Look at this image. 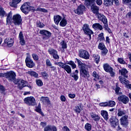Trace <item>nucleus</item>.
Listing matches in <instances>:
<instances>
[{
	"label": "nucleus",
	"mask_w": 131,
	"mask_h": 131,
	"mask_svg": "<svg viewBox=\"0 0 131 131\" xmlns=\"http://www.w3.org/2000/svg\"><path fill=\"white\" fill-rule=\"evenodd\" d=\"M85 4L88 6H90L91 7V11L93 14H95L96 16H98V14H100L99 13V10H100V8H99V7L96 6L95 5V2L90 3L88 1L86 2Z\"/></svg>",
	"instance_id": "f257e3e1"
},
{
	"label": "nucleus",
	"mask_w": 131,
	"mask_h": 131,
	"mask_svg": "<svg viewBox=\"0 0 131 131\" xmlns=\"http://www.w3.org/2000/svg\"><path fill=\"white\" fill-rule=\"evenodd\" d=\"M25 104L28 106H35L36 105V101L33 96L28 97L24 100Z\"/></svg>",
	"instance_id": "f03ea898"
},
{
	"label": "nucleus",
	"mask_w": 131,
	"mask_h": 131,
	"mask_svg": "<svg viewBox=\"0 0 131 131\" xmlns=\"http://www.w3.org/2000/svg\"><path fill=\"white\" fill-rule=\"evenodd\" d=\"M14 83L17 85V89H18V90H22L23 88H25V86H26V81L21 78L15 79L14 81Z\"/></svg>",
	"instance_id": "7ed1b4c3"
},
{
	"label": "nucleus",
	"mask_w": 131,
	"mask_h": 131,
	"mask_svg": "<svg viewBox=\"0 0 131 131\" xmlns=\"http://www.w3.org/2000/svg\"><path fill=\"white\" fill-rule=\"evenodd\" d=\"M5 78L9 82L14 81L16 80V73L13 71H9L6 73Z\"/></svg>",
	"instance_id": "20e7f679"
},
{
	"label": "nucleus",
	"mask_w": 131,
	"mask_h": 131,
	"mask_svg": "<svg viewBox=\"0 0 131 131\" xmlns=\"http://www.w3.org/2000/svg\"><path fill=\"white\" fill-rule=\"evenodd\" d=\"M83 31L85 34L89 36V40L92 39V34H94L93 31L90 29V26L88 24H84L82 27Z\"/></svg>",
	"instance_id": "39448f33"
},
{
	"label": "nucleus",
	"mask_w": 131,
	"mask_h": 131,
	"mask_svg": "<svg viewBox=\"0 0 131 131\" xmlns=\"http://www.w3.org/2000/svg\"><path fill=\"white\" fill-rule=\"evenodd\" d=\"M31 4L29 2L25 3L20 7V10L24 14H28L30 11Z\"/></svg>",
	"instance_id": "423d86ee"
},
{
	"label": "nucleus",
	"mask_w": 131,
	"mask_h": 131,
	"mask_svg": "<svg viewBox=\"0 0 131 131\" xmlns=\"http://www.w3.org/2000/svg\"><path fill=\"white\" fill-rule=\"evenodd\" d=\"M12 19L14 25H17L18 26L22 25V17L20 14H17L13 15Z\"/></svg>",
	"instance_id": "0eeeda50"
},
{
	"label": "nucleus",
	"mask_w": 131,
	"mask_h": 131,
	"mask_svg": "<svg viewBox=\"0 0 131 131\" xmlns=\"http://www.w3.org/2000/svg\"><path fill=\"white\" fill-rule=\"evenodd\" d=\"M78 56L80 58H82L85 60H89L90 59V53H89V52L83 49L79 51Z\"/></svg>",
	"instance_id": "6e6552de"
},
{
	"label": "nucleus",
	"mask_w": 131,
	"mask_h": 131,
	"mask_svg": "<svg viewBox=\"0 0 131 131\" xmlns=\"http://www.w3.org/2000/svg\"><path fill=\"white\" fill-rule=\"evenodd\" d=\"M80 75L83 78H86L87 79L88 78H90V74L89 73V71L85 70V67L80 69Z\"/></svg>",
	"instance_id": "1a4fd4ad"
},
{
	"label": "nucleus",
	"mask_w": 131,
	"mask_h": 131,
	"mask_svg": "<svg viewBox=\"0 0 131 131\" xmlns=\"http://www.w3.org/2000/svg\"><path fill=\"white\" fill-rule=\"evenodd\" d=\"M119 79L121 83L125 84V88L131 90V84H129V81L126 80V79L122 77V76H119Z\"/></svg>",
	"instance_id": "9d476101"
},
{
	"label": "nucleus",
	"mask_w": 131,
	"mask_h": 131,
	"mask_svg": "<svg viewBox=\"0 0 131 131\" xmlns=\"http://www.w3.org/2000/svg\"><path fill=\"white\" fill-rule=\"evenodd\" d=\"M40 34L43 36V39H47L50 38L52 36V33L46 30H42L39 31Z\"/></svg>",
	"instance_id": "9b49d317"
},
{
	"label": "nucleus",
	"mask_w": 131,
	"mask_h": 131,
	"mask_svg": "<svg viewBox=\"0 0 131 131\" xmlns=\"http://www.w3.org/2000/svg\"><path fill=\"white\" fill-rule=\"evenodd\" d=\"M48 53L50 55L53 56V59H55V60H59V59H60V57L59 56V55H58V51H57V50L53 49H49L48 50Z\"/></svg>",
	"instance_id": "f8f14e48"
},
{
	"label": "nucleus",
	"mask_w": 131,
	"mask_h": 131,
	"mask_svg": "<svg viewBox=\"0 0 131 131\" xmlns=\"http://www.w3.org/2000/svg\"><path fill=\"white\" fill-rule=\"evenodd\" d=\"M84 11H85V6H84L83 5H80L79 6H78L76 10H74V12L77 15H82Z\"/></svg>",
	"instance_id": "ddd939ff"
},
{
	"label": "nucleus",
	"mask_w": 131,
	"mask_h": 131,
	"mask_svg": "<svg viewBox=\"0 0 131 131\" xmlns=\"http://www.w3.org/2000/svg\"><path fill=\"white\" fill-rule=\"evenodd\" d=\"M110 121L113 128H115L117 125H119V121H118V119H116V118L112 117L110 118Z\"/></svg>",
	"instance_id": "4468645a"
},
{
	"label": "nucleus",
	"mask_w": 131,
	"mask_h": 131,
	"mask_svg": "<svg viewBox=\"0 0 131 131\" xmlns=\"http://www.w3.org/2000/svg\"><path fill=\"white\" fill-rule=\"evenodd\" d=\"M128 116L125 115L120 119V123L123 126H127L128 125Z\"/></svg>",
	"instance_id": "2eb2a0df"
},
{
	"label": "nucleus",
	"mask_w": 131,
	"mask_h": 131,
	"mask_svg": "<svg viewBox=\"0 0 131 131\" xmlns=\"http://www.w3.org/2000/svg\"><path fill=\"white\" fill-rule=\"evenodd\" d=\"M25 62L26 66H27V67L29 68H33L34 66H35L33 60L28 57H26Z\"/></svg>",
	"instance_id": "dca6fc26"
},
{
	"label": "nucleus",
	"mask_w": 131,
	"mask_h": 131,
	"mask_svg": "<svg viewBox=\"0 0 131 131\" xmlns=\"http://www.w3.org/2000/svg\"><path fill=\"white\" fill-rule=\"evenodd\" d=\"M118 100L120 102H122L123 104H127L129 102L128 97L124 95L118 97Z\"/></svg>",
	"instance_id": "f3484780"
},
{
	"label": "nucleus",
	"mask_w": 131,
	"mask_h": 131,
	"mask_svg": "<svg viewBox=\"0 0 131 131\" xmlns=\"http://www.w3.org/2000/svg\"><path fill=\"white\" fill-rule=\"evenodd\" d=\"M119 72L124 78H127V77H128V71L126 69L123 68L121 70H119Z\"/></svg>",
	"instance_id": "a211bd4d"
},
{
	"label": "nucleus",
	"mask_w": 131,
	"mask_h": 131,
	"mask_svg": "<svg viewBox=\"0 0 131 131\" xmlns=\"http://www.w3.org/2000/svg\"><path fill=\"white\" fill-rule=\"evenodd\" d=\"M97 17L99 20H100L101 22L103 23L104 25L108 23V20H107V18L106 16H105V15L100 13L98 14V15H97Z\"/></svg>",
	"instance_id": "6ab92c4d"
},
{
	"label": "nucleus",
	"mask_w": 131,
	"mask_h": 131,
	"mask_svg": "<svg viewBox=\"0 0 131 131\" xmlns=\"http://www.w3.org/2000/svg\"><path fill=\"white\" fill-rule=\"evenodd\" d=\"M44 131H57V127L54 125H48L44 128Z\"/></svg>",
	"instance_id": "aec40b11"
},
{
	"label": "nucleus",
	"mask_w": 131,
	"mask_h": 131,
	"mask_svg": "<svg viewBox=\"0 0 131 131\" xmlns=\"http://www.w3.org/2000/svg\"><path fill=\"white\" fill-rule=\"evenodd\" d=\"M4 43H7L8 47L10 48L11 47H12L13 45H14V40H13L12 38H7L4 40Z\"/></svg>",
	"instance_id": "412c9836"
},
{
	"label": "nucleus",
	"mask_w": 131,
	"mask_h": 131,
	"mask_svg": "<svg viewBox=\"0 0 131 131\" xmlns=\"http://www.w3.org/2000/svg\"><path fill=\"white\" fill-rule=\"evenodd\" d=\"M18 37L19 38V43L21 46L25 45V40L24 39V36H23V32H20Z\"/></svg>",
	"instance_id": "4be33fe9"
},
{
	"label": "nucleus",
	"mask_w": 131,
	"mask_h": 131,
	"mask_svg": "<svg viewBox=\"0 0 131 131\" xmlns=\"http://www.w3.org/2000/svg\"><path fill=\"white\" fill-rule=\"evenodd\" d=\"M21 0H12V2H10L9 5L10 7H13V8H17L18 4L20 3Z\"/></svg>",
	"instance_id": "5701e85b"
},
{
	"label": "nucleus",
	"mask_w": 131,
	"mask_h": 131,
	"mask_svg": "<svg viewBox=\"0 0 131 131\" xmlns=\"http://www.w3.org/2000/svg\"><path fill=\"white\" fill-rule=\"evenodd\" d=\"M62 20V17L60 15H55L54 16V21L56 25H59L60 21Z\"/></svg>",
	"instance_id": "b1692460"
},
{
	"label": "nucleus",
	"mask_w": 131,
	"mask_h": 131,
	"mask_svg": "<svg viewBox=\"0 0 131 131\" xmlns=\"http://www.w3.org/2000/svg\"><path fill=\"white\" fill-rule=\"evenodd\" d=\"M70 75L72 76V77L74 78V80L75 81H77V80L78 79V70H76L75 72L71 73Z\"/></svg>",
	"instance_id": "393cba45"
},
{
	"label": "nucleus",
	"mask_w": 131,
	"mask_h": 131,
	"mask_svg": "<svg viewBox=\"0 0 131 131\" xmlns=\"http://www.w3.org/2000/svg\"><path fill=\"white\" fill-rule=\"evenodd\" d=\"M114 3V0H103V4L105 7L112 6Z\"/></svg>",
	"instance_id": "a878e982"
},
{
	"label": "nucleus",
	"mask_w": 131,
	"mask_h": 131,
	"mask_svg": "<svg viewBox=\"0 0 131 131\" xmlns=\"http://www.w3.org/2000/svg\"><path fill=\"white\" fill-rule=\"evenodd\" d=\"M101 114L102 117L104 118L105 120H108L109 119V115H108V112L106 111H101Z\"/></svg>",
	"instance_id": "bb28decb"
},
{
	"label": "nucleus",
	"mask_w": 131,
	"mask_h": 131,
	"mask_svg": "<svg viewBox=\"0 0 131 131\" xmlns=\"http://www.w3.org/2000/svg\"><path fill=\"white\" fill-rule=\"evenodd\" d=\"M103 69L106 72H110L112 69H113L108 63H105L103 64Z\"/></svg>",
	"instance_id": "cd10ccee"
},
{
	"label": "nucleus",
	"mask_w": 131,
	"mask_h": 131,
	"mask_svg": "<svg viewBox=\"0 0 131 131\" xmlns=\"http://www.w3.org/2000/svg\"><path fill=\"white\" fill-rule=\"evenodd\" d=\"M94 29H99V30H103V27L99 23H95L93 25Z\"/></svg>",
	"instance_id": "c85d7f7f"
},
{
	"label": "nucleus",
	"mask_w": 131,
	"mask_h": 131,
	"mask_svg": "<svg viewBox=\"0 0 131 131\" xmlns=\"http://www.w3.org/2000/svg\"><path fill=\"white\" fill-rule=\"evenodd\" d=\"M91 116L94 121H100V116L94 113H92Z\"/></svg>",
	"instance_id": "c756f323"
},
{
	"label": "nucleus",
	"mask_w": 131,
	"mask_h": 131,
	"mask_svg": "<svg viewBox=\"0 0 131 131\" xmlns=\"http://www.w3.org/2000/svg\"><path fill=\"white\" fill-rule=\"evenodd\" d=\"M60 26L61 27H65L66 25H67V20H66V18L65 17H63V18H61V20L60 21L59 23Z\"/></svg>",
	"instance_id": "7c9ffc66"
},
{
	"label": "nucleus",
	"mask_w": 131,
	"mask_h": 131,
	"mask_svg": "<svg viewBox=\"0 0 131 131\" xmlns=\"http://www.w3.org/2000/svg\"><path fill=\"white\" fill-rule=\"evenodd\" d=\"M93 60L96 63V64H99L100 62V55L98 54H93Z\"/></svg>",
	"instance_id": "2f4dec72"
},
{
	"label": "nucleus",
	"mask_w": 131,
	"mask_h": 131,
	"mask_svg": "<svg viewBox=\"0 0 131 131\" xmlns=\"http://www.w3.org/2000/svg\"><path fill=\"white\" fill-rule=\"evenodd\" d=\"M11 21H12V12H10L7 14L6 19L7 25H8V24H10V23H11Z\"/></svg>",
	"instance_id": "473e14b6"
},
{
	"label": "nucleus",
	"mask_w": 131,
	"mask_h": 131,
	"mask_svg": "<svg viewBox=\"0 0 131 131\" xmlns=\"http://www.w3.org/2000/svg\"><path fill=\"white\" fill-rule=\"evenodd\" d=\"M28 74H29V75H31V76H33L34 77H35L36 78H38V74L37 73L34 72V71H28L27 73Z\"/></svg>",
	"instance_id": "72a5a7b5"
},
{
	"label": "nucleus",
	"mask_w": 131,
	"mask_h": 131,
	"mask_svg": "<svg viewBox=\"0 0 131 131\" xmlns=\"http://www.w3.org/2000/svg\"><path fill=\"white\" fill-rule=\"evenodd\" d=\"M63 69L65 71H66V72H67V73H68V74H71V73H72V71L71 70V67H70V66H68V65L64 66Z\"/></svg>",
	"instance_id": "f704fd0d"
},
{
	"label": "nucleus",
	"mask_w": 131,
	"mask_h": 131,
	"mask_svg": "<svg viewBox=\"0 0 131 131\" xmlns=\"http://www.w3.org/2000/svg\"><path fill=\"white\" fill-rule=\"evenodd\" d=\"M126 112L125 110H122L121 108H119L118 110V116H123V115H125Z\"/></svg>",
	"instance_id": "c9c22d12"
},
{
	"label": "nucleus",
	"mask_w": 131,
	"mask_h": 131,
	"mask_svg": "<svg viewBox=\"0 0 131 131\" xmlns=\"http://www.w3.org/2000/svg\"><path fill=\"white\" fill-rule=\"evenodd\" d=\"M76 61H77L78 66H79L80 69H81V68H83L84 67H85V64L82 63V62H81L80 60L77 58H76Z\"/></svg>",
	"instance_id": "e433bc0d"
},
{
	"label": "nucleus",
	"mask_w": 131,
	"mask_h": 131,
	"mask_svg": "<svg viewBox=\"0 0 131 131\" xmlns=\"http://www.w3.org/2000/svg\"><path fill=\"white\" fill-rule=\"evenodd\" d=\"M40 101L43 103H47V104H50V100L48 97H41L40 98Z\"/></svg>",
	"instance_id": "4c0bfd02"
},
{
	"label": "nucleus",
	"mask_w": 131,
	"mask_h": 131,
	"mask_svg": "<svg viewBox=\"0 0 131 131\" xmlns=\"http://www.w3.org/2000/svg\"><path fill=\"white\" fill-rule=\"evenodd\" d=\"M67 64L70 65L72 67V69H75V68H76V64L74 63V61H73L72 60L68 61Z\"/></svg>",
	"instance_id": "58836bf2"
},
{
	"label": "nucleus",
	"mask_w": 131,
	"mask_h": 131,
	"mask_svg": "<svg viewBox=\"0 0 131 131\" xmlns=\"http://www.w3.org/2000/svg\"><path fill=\"white\" fill-rule=\"evenodd\" d=\"M59 45L61 46V49H67V43H66V41H65L64 40H62L60 42Z\"/></svg>",
	"instance_id": "ea45409f"
},
{
	"label": "nucleus",
	"mask_w": 131,
	"mask_h": 131,
	"mask_svg": "<svg viewBox=\"0 0 131 131\" xmlns=\"http://www.w3.org/2000/svg\"><path fill=\"white\" fill-rule=\"evenodd\" d=\"M118 62H119L120 64H122V65H127V63H126V62H125L123 58H118Z\"/></svg>",
	"instance_id": "a19ab883"
},
{
	"label": "nucleus",
	"mask_w": 131,
	"mask_h": 131,
	"mask_svg": "<svg viewBox=\"0 0 131 131\" xmlns=\"http://www.w3.org/2000/svg\"><path fill=\"white\" fill-rule=\"evenodd\" d=\"M74 111L76 112V113H80L81 111V106H75L74 108Z\"/></svg>",
	"instance_id": "79ce46f5"
},
{
	"label": "nucleus",
	"mask_w": 131,
	"mask_h": 131,
	"mask_svg": "<svg viewBox=\"0 0 131 131\" xmlns=\"http://www.w3.org/2000/svg\"><path fill=\"white\" fill-rule=\"evenodd\" d=\"M103 28H104L105 30H106L108 33H112V31L110 28H109V27L108 26V23L105 24V25H104Z\"/></svg>",
	"instance_id": "37998d69"
},
{
	"label": "nucleus",
	"mask_w": 131,
	"mask_h": 131,
	"mask_svg": "<svg viewBox=\"0 0 131 131\" xmlns=\"http://www.w3.org/2000/svg\"><path fill=\"white\" fill-rule=\"evenodd\" d=\"M98 40H100V41H105V38L104 37V33H101L98 35Z\"/></svg>",
	"instance_id": "c03bdc74"
},
{
	"label": "nucleus",
	"mask_w": 131,
	"mask_h": 131,
	"mask_svg": "<svg viewBox=\"0 0 131 131\" xmlns=\"http://www.w3.org/2000/svg\"><path fill=\"white\" fill-rule=\"evenodd\" d=\"M5 15L6 11H5L3 7L0 6V16H1V17H5Z\"/></svg>",
	"instance_id": "a18cd8bd"
},
{
	"label": "nucleus",
	"mask_w": 131,
	"mask_h": 131,
	"mask_svg": "<svg viewBox=\"0 0 131 131\" xmlns=\"http://www.w3.org/2000/svg\"><path fill=\"white\" fill-rule=\"evenodd\" d=\"M32 57L35 61H38V60H39V57L36 53H33L32 54Z\"/></svg>",
	"instance_id": "49530a36"
},
{
	"label": "nucleus",
	"mask_w": 131,
	"mask_h": 131,
	"mask_svg": "<svg viewBox=\"0 0 131 131\" xmlns=\"http://www.w3.org/2000/svg\"><path fill=\"white\" fill-rule=\"evenodd\" d=\"M85 129H86L88 131L92 130V125L91 124L87 123L85 125Z\"/></svg>",
	"instance_id": "de8ad7c7"
},
{
	"label": "nucleus",
	"mask_w": 131,
	"mask_h": 131,
	"mask_svg": "<svg viewBox=\"0 0 131 131\" xmlns=\"http://www.w3.org/2000/svg\"><path fill=\"white\" fill-rule=\"evenodd\" d=\"M54 64L55 65H57L59 67H61V68L63 69H64V67H65V64L62 62H55Z\"/></svg>",
	"instance_id": "09e8293b"
},
{
	"label": "nucleus",
	"mask_w": 131,
	"mask_h": 131,
	"mask_svg": "<svg viewBox=\"0 0 131 131\" xmlns=\"http://www.w3.org/2000/svg\"><path fill=\"white\" fill-rule=\"evenodd\" d=\"M36 83L38 86H42L43 84V83H42V81H41V80L40 79L36 80Z\"/></svg>",
	"instance_id": "8fccbe9b"
},
{
	"label": "nucleus",
	"mask_w": 131,
	"mask_h": 131,
	"mask_svg": "<svg viewBox=\"0 0 131 131\" xmlns=\"http://www.w3.org/2000/svg\"><path fill=\"white\" fill-rule=\"evenodd\" d=\"M36 11L38 12H42L43 13H47L48 10H46L45 8H41L40 7H38Z\"/></svg>",
	"instance_id": "3c124183"
},
{
	"label": "nucleus",
	"mask_w": 131,
	"mask_h": 131,
	"mask_svg": "<svg viewBox=\"0 0 131 131\" xmlns=\"http://www.w3.org/2000/svg\"><path fill=\"white\" fill-rule=\"evenodd\" d=\"M108 107H114V105L116 104L114 101H110L107 102Z\"/></svg>",
	"instance_id": "603ef678"
},
{
	"label": "nucleus",
	"mask_w": 131,
	"mask_h": 131,
	"mask_svg": "<svg viewBox=\"0 0 131 131\" xmlns=\"http://www.w3.org/2000/svg\"><path fill=\"white\" fill-rule=\"evenodd\" d=\"M101 54L102 56H106V55H107V53H108V50H107V48H106L105 47V48L101 49Z\"/></svg>",
	"instance_id": "864d4df0"
},
{
	"label": "nucleus",
	"mask_w": 131,
	"mask_h": 131,
	"mask_svg": "<svg viewBox=\"0 0 131 131\" xmlns=\"http://www.w3.org/2000/svg\"><path fill=\"white\" fill-rule=\"evenodd\" d=\"M41 74L45 79H48V77H49V74L47 72H42L41 73Z\"/></svg>",
	"instance_id": "5fc2aeb1"
},
{
	"label": "nucleus",
	"mask_w": 131,
	"mask_h": 131,
	"mask_svg": "<svg viewBox=\"0 0 131 131\" xmlns=\"http://www.w3.org/2000/svg\"><path fill=\"white\" fill-rule=\"evenodd\" d=\"M35 111L36 112H38V113H39L40 114H41L42 116H45V114H43V113H42V112L41 111V108L36 107L35 109Z\"/></svg>",
	"instance_id": "6e6d98bb"
},
{
	"label": "nucleus",
	"mask_w": 131,
	"mask_h": 131,
	"mask_svg": "<svg viewBox=\"0 0 131 131\" xmlns=\"http://www.w3.org/2000/svg\"><path fill=\"white\" fill-rule=\"evenodd\" d=\"M99 106H100V107H107L108 106V102H101L99 103Z\"/></svg>",
	"instance_id": "4d7b16f0"
},
{
	"label": "nucleus",
	"mask_w": 131,
	"mask_h": 131,
	"mask_svg": "<svg viewBox=\"0 0 131 131\" xmlns=\"http://www.w3.org/2000/svg\"><path fill=\"white\" fill-rule=\"evenodd\" d=\"M37 25L40 28H43V27H45V24H42V23H40V21L37 22Z\"/></svg>",
	"instance_id": "13d9d810"
},
{
	"label": "nucleus",
	"mask_w": 131,
	"mask_h": 131,
	"mask_svg": "<svg viewBox=\"0 0 131 131\" xmlns=\"http://www.w3.org/2000/svg\"><path fill=\"white\" fill-rule=\"evenodd\" d=\"M105 47V45H104V44H103V43H100L98 45V49H99V50H102L103 49H104Z\"/></svg>",
	"instance_id": "bf43d9fd"
},
{
	"label": "nucleus",
	"mask_w": 131,
	"mask_h": 131,
	"mask_svg": "<svg viewBox=\"0 0 131 131\" xmlns=\"http://www.w3.org/2000/svg\"><path fill=\"white\" fill-rule=\"evenodd\" d=\"M119 91H120V88L117 86L116 87V90H115V93L116 95H120L121 93L119 92Z\"/></svg>",
	"instance_id": "052dcab7"
},
{
	"label": "nucleus",
	"mask_w": 131,
	"mask_h": 131,
	"mask_svg": "<svg viewBox=\"0 0 131 131\" xmlns=\"http://www.w3.org/2000/svg\"><path fill=\"white\" fill-rule=\"evenodd\" d=\"M46 65L47 66H49V67H51V66H52V63L51 62V61H50V59H46Z\"/></svg>",
	"instance_id": "680f3d73"
},
{
	"label": "nucleus",
	"mask_w": 131,
	"mask_h": 131,
	"mask_svg": "<svg viewBox=\"0 0 131 131\" xmlns=\"http://www.w3.org/2000/svg\"><path fill=\"white\" fill-rule=\"evenodd\" d=\"M92 75L95 78H99V75H98V73L96 71L93 72Z\"/></svg>",
	"instance_id": "e2e57ef3"
},
{
	"label": "nucleus",
	"mask_w": 131,
	"mask_h": 131,
	"mask_svg": "<svg viewBox=\"0 0 131 131\" xmlns=\"http://www.w3.org/2000/svg\"><path fill=\"white\" fill-rule=\"evenodd\" d=\"M62 131H70V129H69L67 126H64L62 127Z\"/></svg>",
	"instance_id": "0e129e2a"
},
{
	"label": "nucleus",
	"mask_w": 131,
	"mask_h": 131,
	"mask_svg": "<svg viewBox=\"0 0 131 131\" xmlns=\"http://www.w3.org/2000/svg\"><path fill=\"white\" fill-rule=\"evenodd\" d=\"M51 68V71H54V72H57V68L55 67L54 66H51L50 67Z\"/></svg>",
	"instance_id": "69168bd1"
},
{
	"label": "nucleus",
	"mask_w": 131,
	"mask_h": 131,
	"mask_svg": "<svg viewBox=\"0 0 131 131\" xmlns=\"http://www.w3.org/2000/svg\"><path fill=\"white\" fill-rule=\"evenodd\" d=\"M60 100L61 102H65L66 101V97L64 95L60 96Z\"/></svg>",
	"instance_id": "338daca9"
},
{
	"label": "nucleus",
	"mask_w": 131,
	"mask_h": 131,
	"mask_svg": "<svg viewBox=\"0 0 131 131\" xmlns=\"http://www.w3.org/2000/svg\"><path fill=\"white\" fill-rule=\"evenodd\" d=\"M96 4L98 6H101L103 4V1L102 0H96Z\"/></svg>",
	"instance_id": "774afa93"
}]
</instances>
